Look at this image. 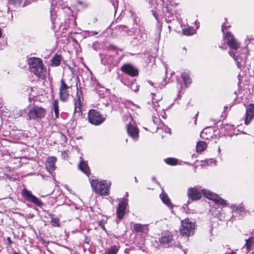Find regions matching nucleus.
I'll list each match as a JSON object with an SVG mask.
<instances>
[{"instance_id": "37998d69", "label": "nucleus", "mask_w": 254, "mask_h": 254, "mask_svg": "<svg viewBox=\"0 0 254 254\" xmlns=\"http://www.w3.org/2000/svg\"><path fill=\"white\" fill-rule=\"evenodd\" d=\"M127 28V26L124 25H119L117 26V28L118 29H123Z\"/></svg>"}, {"instance_id": "c9c22d12", "label": "nucleus", "mask_w": 254, "mask_h": 254, "mask_svg": "<svg viewBox=\"0 0 254 254\" xmlns=\"http://www.w3.org/2000/svg\"><path fill=\"white\" fill-rule=\"evenodd\" d=\"M134 229L137 232H142L143 231L142 226L140 224H135L134 225Z\"/></svg>"}, {"instance_id": "ddd939ff", "label": "nucleus", "mask_w": 254, "mask_h": 254, "mask_svg": "<svg viewBox=\"0 0 254 254\" xmlns=\"http://www.w3.org/2000/svg\"><path fill=\"white\" fill-rule=\"evenodd\" d=\"M188 196L192 201L197 200L201 197V193L195 188H190L188 190Z\"/></svg>"}, {"instance_id": "49530a36", "label": "nucleus", "mask_w": 254, "mask_h": 254, "mask_svg": "<svg viewBox=\"0 0 254 254\" xmlns=\"http://www.w3.org/2000/svg\"><path fill=\"white\" fill-rule=\"evenodd\" d=\"M89 241H90V238L87 237H85V239H84V242L86 244H89Z\"/></svg>"}, {"instance_id": "423d86ee", "label": "nucleus", "mask_w": 254, "mask_h": 254, "mask_svg": "<svg viewBox=\"0 0 254 254\" xmlns=\"http://www.w3.org/2000/svg\"><path fill=\"white\" fill-rule=\"evenodd\" d=\"M22 194L27 201L32 202L37 206L42 207L44 205V203L40 199L34 195L31 191L26 189L22 190Z\"/></svg>"}, {"instance_id": "603ef678", "label": "nucleus", "mask_w": 254, "mask_h": 254, "mask_svg": "<svg viewBox=\"0 0 254 254\" xmlns=\"http://www.w3.org/2000/svg\"><path fill=\"white\" fill-rule=\"evenodd\" d=\"M67 87V85L64 83V90ZM65 98V91H64V99Z\"/></svg>"}, {"instance_id": "f704fd0d", "label": "nucleus", "mask_w": 254, "mask_h": 254, "mask_svg": "<svg viewBox=\"0 0 254 254\" xmlns=\"http://www.w3.org/2000/svg\"><path fill=\"white\" fill-rule=\"evenodd\" d=\"M193 30L192 28H188L183 29V33L187 36L191 35L193 34Z\"/></svg>"}, {"instance_id": "f03ea898", "label": "nucleus", "mask_w": 254, "mask_h": 254, "mask_svg": "<svg viewBox=\"0 0 254 254\" xmlns=\"http://www.w3.org/2000/svg\"><path fill=\"white\" fill-rule=\"evenodd\" d=\"M90 183L96 193L101 195H108L109 194L110 182L108 183L106 180H92Z\"/></svg>"}, {"instance_id": "3c124183", "label": "nucleus", "mask_w": 254, "mask_h": 254, "mask_svg": "<svg viewBox=\"0 0 254 254\" xmlns=\"http://www.w3.org/2000/svg\"><path fill=\"white\" fill-rule=\"evenodd\" d=\"M152 180L153 181H154L155 182H156L157 184H159V183L156 181V179L155 177H153L152 178Z\"/></svg>"}, {"instance_id": "473e14b6", "label": "nucleus", "mask_w": 254, "mask_h": 254, "mask_svg": "<svg viewBox=\"0 0 254 254\" xmlns=\"http://www.w3.org/2000/svg\"><path fill=\"white\" fill-rule=\"evenodd\" d=\"M51 222L54 226H59V220L54 217L53 215H51Z\"/></svg>"}, {"instance_id": "412c9836", "label": "nucleus", "mask_w": 254, "mask_h": 254, "mask_svg": "<svg viewBox=\"0 0 254 254\" xmlns=\"http://www.w3.org/2000/svg\"><path fill=\"white\" fill-rule=\"evenodd\" d=\"M172 241V235L170 234H167L160 238L159 241L160 243L163 244H167L171 243Z\"/></svg>"}, {"instance_id": "2eb2a0df", "label": "nucleus", "mask_w": 254, "mask_h": 254, "mask_svg": "<svg viewBox=\"0 0 254 254\" xmlns=\"http://www.w3.org/2000/svg\"><path fill=\"white\" fill-rule=\"evenodd\" d=\"M147 38V34L145 32L144 30L142 28H140L138 32L135 35L133 39L134 40H136L137 42L139 44H141L146 41Z\"/></svg>"}, {"instance_id": "72a5a7b5", "label": "nucleus", "mask_w": 254, "mask_h": 254, "mask_svg": "<svg viewBox=\"0 0 254 254\" xmlns=\"http://www.w3.org/2000/svg\"><path fill=\"white\" fill-rule=\"evenodd\" d=\"M152 120L153 123L156 125H159L161 123H162V121L160 119L158 115H157V116H156L155 115H153L152 116Z\"/></svg>"}, {"instance_id": "f8f14e48", "label": "nucleus", "mask_w": 254, "mask_h": 254, "mask_svg": "<svg viewBox=\"0 0 254 254\" xmlns=\"http://www.w3.org/2000/svg\"><path fill=\"white\" fill-rule=\"evenodd\" d=\"M254 118V104H250L247 109L245 115V124L248 125Z\"/></svg>"}, {"instance_id": "bf43d9fd", "label": "nucleus", "mask_w": 254, "mask_h": 254, "mask_svg": "<svg viewBox=\"0 0 254 254\" xmlns=\"http://www.w3.org/2000/svg\"><path fill=\"white\" fill-rule=\"evenodd\" d=\"M157 100H155V99L154 98H152V102L153 103H154L155 102H157Z\"/></svg>"}, {"instance_id": "1a4fd4ad", "label": "nucleus", "mask_w": 254, "mask_h": 254, "mask_svg": "<svg viewBox=\"0 0 254 254\" xmlns=\"http://www.w3.org/2000/svg\"><path fill=\"white\" fill-rule=\"evenodd\" d=\"M121 70L125 73L131 77L137 76L138 75V69L133 65L127 63L121 68Z\"/></svg>"}, {"instance_id": "338daca9", "label": "nucleus", "mask_w": 254, "mask_h": 254, "mask_svg": "<svg viewBox=\"0 0 254 254\" xmlns=\"http://www.w3.org/2000/svg\"><path fill=\"white\" fill-rule=\"evenodd\" d=\"M227 108V107L225 106L224 109H226Z\"/></svg>"}, {"instance_id": "6e6d98bb", "label": "nucleus", "mask_w": 254, "mask_h": 254, "mask_svg": "<svg viewBox=\"0 0 254 254\" xmlns=\"http://www.w3.org/2000/svg\"><path fill=\"white\" fill-rule=\"evenodd\" d=\"M248 40L251 42V41L254 40V39L253 38V37H252L250 38H248Z\"/></svg>"}, {"instance_id": "6ab92c4d", "label": "nucleus", "mask_w": 254, "mask_h": 254, "mask_svg": "<svg viewBox=\"0 0 254 254\" xmlns=\"http://www.w3.org/2000/svg\"><path fill=\"white\" fill-rule=\"evenodd\" d=\"M160 197L163 202L167 205L169 208H172L174 207L173 204L171 203V200L166 193H161Z\"/></svg>"}, {"instance_id": "a878e982", "label": "nucleus", "mask_w": 254, "mask_h": 254, "mask_svg": "<svg viewBox=\"0 0 254 254\" xmlns=\"http://www.w3.org/2000/svg\"><path fill=\"white\" fill-rule=\"evenodd\" d=\"M254 240L253 237H250L248 239L246 240V244L245 246L246 247L247 250L248 251H250L251 248L254 244Z\"/></svg>"}, {"instance_id": "2f4dec72", "label": "nucleus", "mask_w": 254, "mask_h": 254, "mask_svg": "<svg viewBox=\"0 0 254 254\" xmlns=\"http://www.w3.org/2000/svg\"><path fill=\"white\" fill-rule=\"evenodd\" d=\"M118 252V249L116 246H113L108 250L106 254H117Z\"/></svg>"}, {"instance_id": "5701e85b", "label": "nucleus", "mask_w": 254, "mask_h": 254, "mask_svg": "<svg viewBox=\"0 0 254 254\" xmlns=\"http://www.w3.org/2000/svg\"><path fill=\"white\" fill-rule=\"evenodd\" d=\"M74 112L81 113V106L82 103L80 97H78L77 100L75 101L74 104Z\"/></svg>"}, {"instance_id": "0eeeda50", "label": "nucleus", "mask_w": 254, "mask_h": 254, "mask_svg": "<svg viewBox=\"0 0 254 254\" xmlns=\"http://www.w3.org/2000/svg\"><path fill=\"white\" fill-rule=\"evenodd\" d=\"M202 193L204 197L210 200H212L217 204L224 205L226 204L225 201L217 194L214 193L205 189L202 190Z\"/></svg>"}, {"instance_id": "7c9ffc66", "label": "nucleus", "mask_w": 254, "mask_h": 254, "mask_svg": "<svg viewBox=\"0 0 254 254\" xmlns=\"http://www.w3.org/2000/svg\"><path fill=\"white\" fill-rule=\"evenodd\" d=\"M61 86L60 88V99L61 101H64V95H63V90H64V77L61 79Z\"/></svg>"}, {"instance_id": "de8ad7c7", "label": "nucleus", "mask_w": 254, "mask_h": 254, "mask_svg": "<svg viewBox=\"0 0 254 254\" xmlns=\"http://www.w3.org/2000/svg\"><path fill=\"white\" fill-rule=\"evenodd\" d=\"M64 188L68 190L71 193H73L72 190L70 189L67 185H64Z\"/></svg>"}, {"instance_id": "9d476101", "label": "nucleus", "mask_w": 254, "mask_h": 254, "mask_svg": "<svg viewBox=\"0 0 254 254\" xmlns=\"http://www.w3.org/2000/svg\"><path fill=\"white\" fill-rule=\"evenodd\" d=\"M224 37L226 39L227 44L231 49L236 50L240 47V44L230 32H227Z\"/></svg>"}, {"instance_id": "f257e3e1", "label": "nucleus", "mask_w": 254, "mask_h": 254, "mask_svg": "<svg viewBox=\"0 0 254 254\" xmlns=\"http://www.w3.org/2000/svg\"><path fill=\"white\" fill-rule=\"evenodd\" d=\"M28 64L31 71L38 77L44 76L46 73V69L44 68L40 59L34 57L30 58L28 60Z\"/></svg>"}, {"instance_id": "774afa93", "label": "nucleus", "mask_w": 254, "mask_h": 254, "mask_svg": "<svg viewBox=\"0 0 254 254\" xmlns=\"http://www.w3.org/2000/svg\"><path fill=\"white\" fill-rule=\"evenodd\" d=\"M252 254H254V252H253Z\"/></svg>"}, {"instance_id": "a19ab883", "label": "nucleus", "mask_w": 254, "mask_h": 254, "mask_svg": "<svg viewBox=\"0 0 254 254\" xmlns=\"http://www.w3.org/2000/svg\"><path fill=\"white\" fill-rule=\"evenodd\" d=\"M112 5L114 7L115 12H116L117 9L118 8V1L117 0H112Z\"/></svg>"}, {"instance_id": "09e8293b", "label": "nucleus", "mask_w": 254, "mask_h": 254, "mask_svg": "<svg viewBox=\"0 0 254 254\" xmlns=\"http://www.w3.org/2000/svg\"><path fill=\"white\" fill-rule=\"evenodd\" d=\"M109 48L110 49H113V50L116 49V47H115V46H114L113 45H110L109 46Z\"/></svg>"}, {"instance_id": "5fc2aeb1", "label": "nucleus", "mask_w": 254, "mask_h": 254, "mask_svg": "<svg viewBox=\"0 0 254 254\" xmlns=\"http://www.w3.org/2000/svg\"><path fill=\"white\" fill-rule=\"evenodd\" d=\"M225 254H236V253H235L234 251H232L231 253H226Z\"/></svg>"}, {"instance_id": "e2e57ef3", "label": "nucleus", "mask_w": 254, "mask_h": 254, "mask_svg": "<svg viewBox=\"0 0 254 254\" xmlns=\"http://www.w3.org/2000/svg\"><path fill=\"white\" fill-rule=\"evenodd\" d=\"M98 34V32H95V33H94V34H95V35H96V34Z\"/></svg>"}, {"instance_id": "ea45409f", "label": "nucleus", "mask_w": 254, "mask_h": 254, "mask_svg": "<svg viewBox=\"0 0 254 254\" xmlns=\"http://www.w3.org/2000/svg\"><path fill=\"white\" fill-rule=\"evenodd\" d=\"M229 54L230 56L233 58L235 61H237L238 60L237 56H236V53L234 51H230Z\"/></svg>"}, {"instance_id": "4c0bfd02", "label": "nucleus", "mask_w": 254, "mask_h": 254, "mask_svg": "<svg viewBox=\"0 0 254 254\" xmlns=\"http://www.w3.org/2000/svg\"><path fill=\"white\" fill-rule=\"evenodd\" d=\"M97 223L99 226L101 227L103 230L106 231V229L105 227V224L103 220L98 221Z\"/></svg>"}, {"instance_id": "58836bf2", "label": "nucleus", "mask_w": 254, "mask_h": 254, "mask_svg": "<svg viewBox=\"0 0 254 254\" xmlns=\"http://www.w3.org/2000/svg\"><path fill=\"white\" fill-rule=\"evenodd\" d=\"M34 0H25L24 2H22V7L26 6L29 4H30L32 1H33Z\"/></svg>"}, {"instance_id": "aec40b11", "label": "nucleus", "mask_w": 254, "mask_h": 254, "mask_svg": "<svg viewBox=\"0 0 254 254\" xmlns=\"http://www.w3.org/2000/svg\"><path fill=\"white\" fill-rule=\"evenodd\" d=\"M64 23V29L66 28V26L68 27L74 26L76 25L75 18L73 14L69 15Z\"/></svg>"}, {"instance_id": "6e6552de", "label": "nucleus", "mask_w": 254, "mask_h": 254, "mask_svg": "<svg viewBox=\"0 0 254 254\" xmlns=\"http://www.w3.org/2000/svg\"><path fill=\"white\" fill-rule=\"evenodd\" d=\"M100 56L102 64L109 66L110 68L117 66L119 63V61L116 60L111 55L100 54Z\"/></svg>"}, {"instance_id": "4be33fe9", "label": "nucleus", "mask_w": 254, "mask_h": 254, "mask_svg": "<svg viewBox=\"0 0 254 254\" xmlns=\"http://www.w3.org/2000/svg\"><path fill=\"white\" fill-rule=\"evenodd\" d=\"M182 78L184 82L186 87L189 86L191 83V79L190 77L189 73L183 72L181 74Z\"/></svg>"}, {"instance_id": "c03bdc74", "label": "nucleus", "mask_w": 254, "mask_h": 254, "mask_svg": "<svg viewBox=\"0 0 254 254\" xmlns=\"http://www.w3.org/2000/svg\"><path fill=\"white\" fill-rule=\"evenodd\" d=\"M230 26H226L225 25V24H224L223 25H222V31L223 32V33L224 34L225 33V29L227 28V27H229Z\"/></svg>"}, {"instance_id": "e433bc0d", "label": "nucleus", "mask_w": 254, "mask_h": 254, "mask_svg": "<svg viewBox=\"0 0 254 254\" xmlns=\"http://www.w3.org/2000/svg\"><path fill=\"white\" fill-rule=\"evenodd\" d=\"M130 88L134 91L137 92L139 90L138 85L135 82H132L130 85Z\"/></svg>"}, {"instance_id": "39448f33", "label": "nucleus", "mask_w": 254, "mask_h": 254, "mask_svg": "<svg viewBox=\"0 0 254 254\" xmlns=\"http://www.w3.org/2000/svg\"><path fill=\"white\" fill-rule=\"evenodd\" d=\"M88 119L89 122L94 125H99L105 120V118L103 117L100 112L94 109L89 111Z\"/></svg>"}, {"instance_id": "c85d7f7f", "label": "nucleus", "mask_w": 254, "mask_h": 254, "mask_svg": "<svg viewBox=\"0 0 254 254\" xmlns=\"http://www.w3.org/2000/svg\"><path fill=\"white\" fill-rule=\"evenodd\" d=\"M53 106L56 118H58L59 117V111L58 106V101L57 100L54 101Z\"/></svg>"}, {"instance_id": "dca6fc26", "label": "nucleus", "mask_w": 254, "mask_h": 254, "mask_svg": "<svg viewBox=\"0 0 254 254\" xmlns=\"http://www.w3.org/2000/svg\"><path fill=\"white\" fill-rule=\"evenodd\" d=\"M164 8L163 10L164 14L166 17V20L168 23L170 22L174 19V11L169 5L166 6Z\"/></svg>"}, {"instance_id": "c756f323", "label": "nucleus", "mask_w": 254, "mask_h": 254, "mask_svg": "<svg viewBox=\"0 0 254 254\" xmlns=\"http://www.w3.org/2000/svg\"><path fill=\"white\" fill-rule=\"evenodd\" d=\"M23 0H9V4L13 5L15 6H19L22 5Z\"/></svg>"}, {"instance_id": "7ed1b4c3", "label": "nucleus", "mask_w": 254, "mask_h": 254, "mask_svg": "<svg viewBox=\"0 0 254 254\" xmlns=\"http://www.w3.org/2000/svg\"><path fill=\"white\" fill-rule=\"evenodd\" d=\"M46 112V109L43 107L34 106L28 112V119L29 120H33L39 122L45 116Z\"/></svg>"}, {"instance_id": "0e129e2a", "label": "nucleus", "mask_w": 254, "mask_h": 254, "mask_svg": "<svg viewBox=\"0 0 254 254\" xmlns=\"http://www.w3.org/2000/svg\"><path fill=\"white\" fill-rule=\"evenodd\" d=\"M67 8L68 9V10H70V8L69 7H67Z\"/></svg>"}, {"instance_id": "a18cd8bd", "label": "nucleus", "mask_w": 254, "mask_h": 254, "mask_svg": "<svg viewBox=\"0 0 254 254\" xmlns=\"http://www.w3.org/2000/svg\"><path fill=\"white\" fill-rule=\"evenodd\" d=\"M154 1V0H149V3L151 4V5H154V7H156L157 6V5H158L157 3H153V1Z\"/></svg>"}, {"instance_id": "864d4df0", "label": "nucleus", "mask_w": 254, "mask_h": 254, "mask_svg": "<svg viewBox=\"0 0 254 254\" xmlns=\"http://www.w3.org/2000/svg\"><path fill=\"white\" fill-rule=\"evenodd\" d=\"M51 13H52V11H51ZM51 21H52V23H53V24H54V23H55L54 22V19H53V16L51 14Z\"/></svg>"}, {"instance_id": "680f3d73", "label": "nucleus", "mask_w": 254, "mask_h": 254, "mask_svg": "<svg viewBox=\"0 0 254 254\" xmlns=\"http://www.w3.org/2000/svg\"><path fill=\"white\" fill-rule=\"evenodd\" d=\"M13 254H19V253H17V252H14L13 253Z\"/></svg>"}, {"instance_id": "052dcab7", "label": "nucleus", "mask_w": 254, "mask_h": 254, "mask_svg": "<svg viewBox=\"0 0 254 254\" xmlns=\"http://www.w3.org/2000/svg\"><path fill=\"white\" fill-rule=\"evenodd\" d=\"M166 116V114L165 113H164V115L162 116L163 118H165Z\"/></svg>"}, {"instance_id": "69168bd1", "label": "nucleus", "mask_w": 254, "mask_h": 254, "mask_svg": "<svg viewBox=\"0 0 254 254\" xmlns=\"http://www.w3.org/2000/svg\"><path fill=\"white\" fill-rule=\"evenodd\" d=\"M183 49L186 50V51L187 50V49H186V48L185 47H184Z\"/></svg>"}, {"instance_id": "9b49d317", "label": "nucleus", "mask_w": 254, "mask_h": 254, "mask_svg": "<svg viewBox=\"0 0 254 254\" xmlns=\"http://www.w3.org/2000/svg\"><path fill=\"white\" fill-rule=\"evenodd\" d=\"M127 205V200L126 198L123 199V200L119 203L118 207L117 209V214L120 220L123 218Z\"/></svg>"}, {"instance_id": "bb28decb", "label": "nucleus", "mask_w": 254, "mask_h": 254, "mask_svg": "<svg viewBox=\"0 0 254 254\" xmlns=\"http://www.w3.org/2000/svg\"><path fill=\"white\" fill-rule=\"evenodd\" d=\"M165 162L168 165L174 166L178 164V160L174 158H168L165 160Z\"/></svg>"}, {"instance_id": "cd10ccee", "label": "nucleus", "mask_w": 254, "mask_h": 254, "mask_svg": "<svg viewBox=\"0 0 254 254\" xmlns=\"http://www.w3.org/2000/svg\"><path fill=\"white\" fill-rule=\"evenodd\" d=\"M231 207H234L233 209L235 211H236L237 213H239L240 214L241 212H243L245 211V208L244 207V205L242 203L239 204L238 206H235L234 205L233 206H232Z\"/></svg>"}, {"instance_id": "13d9d810", "label": "nucleus", "mask_w": 254, "mask_h": 254, "mask_svg": "<svg viewBox=\"0 0 254 254\" xmlns=\"http://www.w3.org/2000/svg\"><path fill=\"white\" fill-rule=\"evenodd\" d=\"M134 181H135V182L136 183L138 182V180L137 179L136 177H134Z\"/></svg>"}, {"instance_id": "4d7b16f0", "label": "nucleus", "mask_w": 254, "mask_h": 254, "mask_svg": "<svg viewBox=\"0 0 254 254\" xmlns=\"http://www.w3.org/2000/svg\"><path fill=\"white\" fill-rule=\"evenodd\" d=\"M149 84H150L151 86H153L154 83H153V82L152 81H149Z\"/></svg>"}, {"instance_id": "a211bd4d", "label": "nucleus", "mask_w": 254, "mask_h": 254, "mask_svg": "<svg viewBox=\"0 0 254 254\" xmlns=\"http://www.w3.org/2000/svg\"><path fill=\"white\" fill-rule=\"evenodd\" d=\"M78 168L87 176H89L90 174L89 167H88L87 162L84 160L80 161L78 165Z\"/></svg>"}, {"instance_id": "8fccbe9b", "label": "nucleus", "mask_w": 254, "mask_h": 254, "mask_svg": "<svg viewBox=\"0 0 254 254\" xmlns=\"http://www.w3.org/2000/svg\"><path fill=\"white\" fill-rule=\"evenodd\" d=\"M7 240L9 244H11L12 243L11 239V238L10 237H7Z\"/></svg>"}, {"instance_id": "4468645a", "label": "nucleus", "mask_w": 254, "mask_h": 254, "mask_svg": "<svg viewBox=\"0 0 254 254\" xmlns=\"http://www.w3.org/2000/svg\"><path fill=\"white\" fill-rule=\"evenodd\" d=\"M57 158L53 156L48 157L46 161V168L50 174H52L55 169V164Z\"/></svg>"}, {"instance_id": "20e7f679", "label": "nucleus", "mask_w": 254, "mask_h": 254, "mask_svg": "<svg viewBox=\"0 0 254 254\" xmlns=\"http://www.w3.org/2000/svg\"><path fill=\"white\" fill-rule=\"evenodd\" d=\"M195 224L190 219H186L181 222L180 233L183 236H189L194 233Z\"/></svg>"}, {"instance_id": "79ce46f5", "label": "nucleus", "mask_w": 254, "mask_h": 254, "mask_svg": "<svg viewBox=\"0 0 254 254\" xmlns=\"http://www.w3.org/2000/svg\"><path fill=\"white\" fill-rule=\"evenodd\" d=\"M152 14H153V16L155 17V18H156V19L158 21H159V19L158 17V13L155 11L152 10Z\"/></svg>"}, {"instance_id": "b1692460", "label": "nucleus", "mask_w": 254, "mask_h": 254, "mask_svg": "<svg viewBox=\"0 0 254 254\" xmlns=\"http://www.w3.org/2000/svg\"><path fill=\"white\" fill-rule=\"evenodd\" d=\"M207 147L206 143L204 141L198 142L196 145V150L197 152L203 151Z\"/></svg>"}, {"instance_id": "393cba45", "label": "nucleus", "mask_w": 254, "mask_h": 254, "mask_svg": "<svg viewBox=\"0 0 254 254\" xmlns=\"http://www.w3.org/2000/svg\"><path fill=\"white\" fill-rule=\"evenodd\" d=\"M61 62V57L58 55H55L51 60V65L53 66H56L60 64Z\"/></svg>"}, {"instance_id": "f3484780", "label": "nucleus", "mask_w": 254, "mask_h": 254, "mask_svg": "<svg viewBox=\"0 0 254 254\" xmlns=\"http://www.w3.org/2000/svg\"><path fill=\"white\" fill-rule=\"evenodd\" d=\"M127 131L128 135L134 139L138 137V130L137 128L131 125H128L127 127Z\"/></svg>"}]
</instances>
